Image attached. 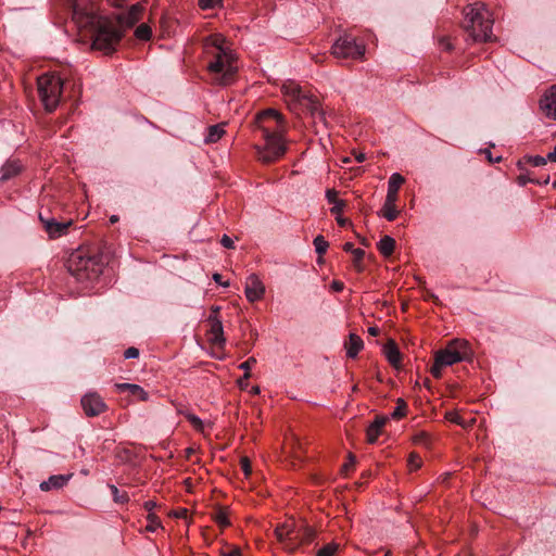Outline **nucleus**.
Returning a JSON list of instances; mask_svg holds the SVG:
<instances>
[{
    "instance_id": "1",
    "label": "nucleus",
    "mask_w": 556,
    "mask_h": 556,
    "mask_svg": "<svg viewBox=\"0 0 556 556\" xmlns=\"http://www.w3.org/2000/svg\"><path fill=\"white\" fill-rule=\"evenodd\" d=\"M283 116L274 109L263 111L257 115V125L265 140V146H257L256 153L260 161L269 164L281 157L287 147L282 136Z\"/></svg>"
},
{
    "instance_id": "2",
    "label": "nucleus",
    "mask_w": 556,
    "mask_h": 556,
    "mask_svg": "<svg viewBox=\"0 0 556 556\" xmlns=\"http://www.w3.org/2000/svg\"><path fill=\"white\" fill-rule=\"evenodd\" d=\"M86 24L90 26L92 49L104 54L116 51L123 38V31L111 21L93 13L86 14Z\"/></svg>"
},
{
    "instance_id": "3",
    "label": "nucleus",
    "mask_w": 556,
    "mask_h": 556,
    "mask_svg": "<svg viewBox=\"0 0 556 556\" xmlns=\"http://www.w3.org/2000/svg\"><path fill=\"white\" fill-rule=\"evenodd\" d=\"M105 260L96 251L79 248L71 253L66 261L67 270L78 281H92L97 279L104 267Z\"/></svg>"
},
{
    "instance_id": "4",
    "label": "nucleus",
    "mask_w": 556,
    "mask_h": 556,
    "mask_svg": "<svg viewBox=\"0 0 556 556\" xmlns=\"http://www.w3.org/2000/svg\"><path fill=\"white\" fill-rule=\"evenodd\" d=\"M225 38L219 35H212L206 39V47H214L217 50L215 60L207 65L211 73L217 75L219 85H228L237 72L235 55L224 47Z\"/></svg>"
},
{
    "instance_id": "5",
    "label": "nucleus",
    "mask_w": 556,
    "mask_h": 556,
    "mask_svg": "<svg viewBox=\"0 0 556 556\" xmlns=\"http://www.w3.org/2000/svg\"><path fill=\"white\" fill-rule=\"evenodd\" d=\"M493 20L484 3L477 2L466 9L464 27L473 41H488L492 37Z\"/></svg>"
},
{
    "instance_id": "6",
    "label": "nucleus",
    "mask_w": 556,
    "mask_h": 556,
    "mask_svg": "<svg viewBox=\"0 0 556 556\" xmlns=\"http://www.w3.org/2000/svg\"><path fill=\"white\" fill-rule=\"evenodd\" d=\"M470 357L471 350L468 343L465 341L453 340L445 349L435 353L434 363L430 371L433 377L440 378L443 367L468 361Z\"/></svg>"
},
{
    "instance_id": "7",
    "label": "nucleus",
    "mask_w": 556,
    "mask_h": 556,
    "mask_svg": "<svg viewBox=\"0 0 556 556\" xmlns=\"http://www.w3.org/2000/svg\"><path fill=\"white\" fill-rule=\"evenodd\" d=\"M40 100L48 112H53L60 103L63 80L54 74H43L37 79Z\"/></svg>"
},
{
    "instance_id": "8",
    "label": "nucleus",
    "mask_w": 556,
    "mask_h": 556,
    "mask_svg": "<svg viewBox=\"0 0 556 556\" xmlns=\"http://www.w3.org/2000/svg\"><path fill=\"white\" fill-rule=\"evenodd\" d=\"M365 50V45L349 34L340 36L331 47L333 56L338 59H362Z\"/></svg>"
},
{
    "instance_id": "9",
    "label": "nucleus",
    "mask_w": 556,
    "mask_h": 556,
    "mask_svg": "<svg viewBox=\"0 0 556 556\" xmlns=\"http://www.w3.org/2000/svg\"><path fill=\"white\" fill-rule=\"evenodd\" d=\"M404 181V177L399 173L392 174L389 178L388 192L382 207V216L389 222L394 220L399 215V211L395 207V202L397 200L399 189Z\"/></svg>"
},
{
    "instance_id": "10",
    "label": "nucleus",
    "mask_w": 556,
    "mask_h": 556,
    "mask_svg": "<svg viewBox=\"0 0 556 556\" xmlns=\"http://www.w3.org/2000/svg\"><path fill=\"white\" fill-rule=\"evenodd\" d=\"M287 93L291 94L293 99L314 117L320 121L325 119V113L319 106V102L316 98L305 94L299 86H290L286 90Z\"/></svg>"
},
{
    "instance_id": "11",
    "label": "nucleus",
    "mask_w": 556,
    "mask_h": 556,
    "mask_svg": "<svg viewBox=\"0 0 556 556\" xmlns=\"http://www.w3.org/2000/svg\"><path fill=\"white\" fill-rule=\"evenodd\" d=\"M80 402L85 414L89 417L98 416L106 409L105 403L96 392L85 394Z\"/></svg>"
},
{
    "instance_id": "12",
    "label": "nucleus",
    "mask_w": 556,
    "mask_h": 556,
    "mask_svg": "<svg viewBox=\"0 0 556 556\" xmlns=\"http://www.w3.org/2000/svg\"><path fill=\"white\" fill-rule=\"evenodd\" d=\"M244 293L249 302L253 303L261 300L265 294V286L256 274L248 276L244 287Z\"/></svg>"
},
{
    "instance_id": "13",
    "label": "nucleus",
    "mask_w": 556,
    "mask_h": 556,
    "mask_svg": "<svg viewBox=\"0 0 556 556\" xmlns=\"http://www.w3.org/2000/svg\"><path fill=\"white\" fill-rule=\"evenodd\" d=\"M39 219L49 237L52 239L60 238L65 235L67 228L72 225V220L58 222L54 217H45L41 213L39 214Z\"/></svg>"
},
{
    "instance_id": "14",
    "label": "nucleus",
    "mask_w": 556,
    "mask_h": 556,
    "mask_svg": "<svg viewBox=\"0 0 556 556\" xmlns=\"http://www.w3.org/2000/svg\"><path fill=\"white\" fill-rule=\"evenodd\" d=\"M540 108L546 116L556 119V85H553L540 100Z\"/></svg>"
},
{
    "instance_id": "15",
    "label": "nucleus",
    "mask_w": 556,
    "mask_h": 556,
    "mask_svg": "<svg viewBox=\"0 0 556 556\" xmlns=\"http://www.w3.org/2000/svg\"><path fill=\"white\" fill-rule=\"evenodd\" d=\"M208 321L211 323V342L220 348L224 346L226 343V338L224 337V327L222 321L213 314L210 315Z\"/></svg>"
},
{
    "instance_id": "16",
    "label": "nucleus",
    "mask_w": 556,
    "mask_h": 556,
    "mask_svg": "<svg viewBox=\"0 0 556 556\" xmlns=\"http://www.w3.org/2000/svg\"><path fill=\"white\" fill-rule=\"evenodd\" d=\"M73 473L68 475H53L50 476L48 480L42 481L39 485L40 490L43 492H48L51 490L62 489L67 482L72 479Z\"/></svg>"
},
{
    "instance_id": "17",
    "label": "nucleus",
    "mask_w": 556,
    "mask_h": 556,
    "mask_svg": "<svg viewBox=\"0 0 556 556\" xmlns=\"http://www.w3.org/2000/svg\"><path fill=\"white\" fill-rule=\"evenodd\" d=\"M388 419L389 418L387 416H377L375 418V420L368 426V428H367V441H368V443H370V444L376 443L378 437L381 433V429L386 425Z\"/></svg>"
},
{
    "instance_id": "18",
    "label": "nucleus",
    "mask_w": 556,
    "mask_h": 556,
    "mask_svg": "<svg viewBox=\"0 0 556 556\" xmlns=\"http://www.w3.org/2000/svg\"><path fill=\"white\" fill-rule=\"evenodd\" d=\"M384 355L388 362L395 368L400 366L401 363V352L393 340H389L384 346Z\"/></svg>"
},
{
    "instance_id": "19",
    "label": "nucleus",
    "mask_w": 556,
    "mask_h": 556,
    "mask_svg": "<svg viewBox=\"0 0 556 556\" xmlns=\"http://www.w3.org/2000/svg\"><path fill=\"white\" fill-rule=\"evenodd\" d=\"M115 388L119 392L128 391L130 394L138 396L141 401H147L149 399V394L144 391L139 384L135 383H116Z\"/></svg>"
},
{
    "instance_id": "20",
    "label": "nucleus",
    "mask_w": 556,
    "mask_h": 556,
    "mask_svg": "<svg viewBox=\"0 0 556 556\" xmlns=\"http://www.w3.org/2000/svg\"><path fill=\"white\" fill-rule=\"evenodd\" d=\"M22 169L21 164L17 161L7 162L0 169V180L8 181L16 176Z\"/></svg>"
},
{
    "instance_id": "21",
    "label": "nucleus",
    "mask_w": 556,
    "mask_h": 556,
    "mask_svg": "<svg viewBox=\"0 0 556 556\" xmlns=\"http://www.w3.org/2000/svg\"><path fill=\"white\" fill-rule=\"evenodd\" d=\"M364 342L355 333H350L349 343L346 344V355L348 357L354 358L358 354V352L363 349Z\"/></svg>"
},
{
    "instance_id": "22",
    "label": "nucleus",
    "mask_w": 556,
    "mask_h": 556,
    "mask_svg": "<svg viewBox=\"0 0 556 556\" xmlns=\"http://www.w3.org/2000/svg\"><path fill=\"white\" fill-rule=\"evenodd\" d=\"M315 538V531L313 528L308 526H303L301 529L298 530L296 534L294 535V542L296 543V546L300 543H311Z\"/></svg>"
},
{
    "instance_id": "23",
    "label": "nucleus",
    "mask_w": 556,
    "mask_h": 556,
    "mask_svg": "<svg viewBox=\"0 0 556 556\" xmlns=\"http://www.w3.org/2000/svg\"><path fill=\"white\" fill-rule=\"evenodd\" d=\"M395 248V240L390 236H384L378 242V250L383 256H390Z\"/></svg>"
},
{
    "instance_id": "24",
    "label": "nucleus",
    "mask_w": 556,
    "mask_h": 556,
    "mask_svg": "<svg viewBox=\"0 0 556 556\" xmlns=\"http://www.w3.org/2000/svg\"><path fill=\"white\" fill-rule=\"evenodd\" d=\"M224 134L225 130L220 125H213L208 127V134L205 137V142H216Z\"/></svg>"
},
{
    "instance_id": "25",
    "label": "nucleus",
    "mask_w": 556,
    "mask_h": 556,
    "mask_svg": "<svg viewBox=\"0 0 556 556\" xmlns=\"http://www.w3.org/2000/svg\"><path fill=\"white\" fill-rule=\"evenodd\" d=\"M275 535H276L277 540L280 543L285 544V546L287 548H289L290 551H293L296 548V543L291 542L290 539L288 538V535L286 534V532H281V528L275 529Z\"/></svg>"
},
{
    "instance_id": "26",
    "label": "nucleus",
    "mask_w": 556,
    "mask_h": 556,
    "mask_svg": "<svg viewBox=\"0 0 556 556\" xmlns=\"http://www.w3.org/2000/svg\"><path fill=\"white\" fill-rule=\"evenodd\" d=\"M365 256V251L362 249H356L353 251V266L358 273L364 270L363 258Z\"/></svg>"
},
{
    "instance_id": "27",
    "label": "nucleus",
    "mask_w": 556,
    "mask_h": 556,
    "mask_svg": "<svg viewBox=\"0 0 556 556\" xmlns=\"http://www.w3.org/2000/svg\"><path fill=\"white\" fill-rule=\"evenodd\" d=\"M111 492H112V496H113V501L115 503H118V504H124V503H127L129 501V496L126 492H119V490L113 485V484H110L109 485Z\"/></svg>"
},
{
    "instance_id": "28",
    "label": "nucleus",
    "mask_w": 556,
    "mask_h": 556,
    "mask_svg": "<svg viewBox=\"0 0 556 556\" xmlns=\"http://www.w3.org/2000/svg\"><path fill=\"white\" fill-rule=\"evenodd\" d=\"M135 35L140 40H149L151 38L152 31L150 26L147 24H140L135 31Z\"/></svg>"
},
{
    "instance_id": "29",
    "label": "nucleus",
    "mask_w": 556,
    "mask_h": 556,
    "mask_svg": "<svg viewBox=\"0 0 556 556\" xmlns=\"http://www.w3.org/2000/svg\"><path fill=\"white\" fill-rule=\"evenodd\" d=\"M314 247H315V251L318 255H323L326 253L329 244L328 242L325 240V238L323 236H317L315 239H314Z\"/></svg>"
},
{
    "instance_id": "30",
    "label": "nucleus",
    "mask_w": 556,
    "mask_h": 556,
    "mask_svg": "<svg viewBox=\"0 0 556 556\" xmlns=\"http://www.w3.org/2000/svg\"><path fill=\"white\" fill-rule=\"evenodd\" d=\"M406 407H407L406 402L403 399H397L396 407L393 410V413L391 414V417L393 419H400V418L404 417Z\"/></svg>"
},
{
    "instance_id": "31",
    "label": "nucleus",
    "mask_w": 556,
    "mask_h": 556,
    "mask_svg": "<svg viewBox=\"0 0 556 556\" xmlns=\"http://www.w3.org/2000/svg\"><path fill=\"white\" fill-rule=\"evenodd\" d=\"M525 161L535 167L544 166L548 162L546 156L541 155H526Z\"/></svg>"
},
{
    "instance_id": "32",
    "label": "nucleus",
    "mask_w": 556,
    "mask_h": 556,
    "mask_svg": "<svg viewBox=\"0 0 556 556\" xmlns=\"http://www.w3.org/2000/svg\"><path fill=\"white\" fill-rule=\"evenodd\" d=\"M149 525L147 526V530L150 532H154L156 528L161 527V520L154 513H150L147 516Z\"/></svg>"
},
{
    "instance_id": "33",
    "label": "nucleus",
    "mask_w": 556,
    "mask_h": 556,
    "mask_svg": "<svg viewBox=\"0 0 556 556\" xmlns=\"http://www.w3.org/2000/svg\"><path fill=\"white\" fill-rule=\"evenodd\" d=\"M517 182H518V185H519V186H521V187L526 186L528 182H531V184H534V185H540V184H541L540 179L531 178V177L529 176L528 170H527V172L521 173V174L517 177Z\"/></svg>"
},
{
    "instance_id": "34",
    "label": "nucleus",
    "mask_w": 556,
    "mask_h": 556,
    "mask_svg": "<svg viewBox=\"0 0 556 556\" xmlns=\"http://www.w3.org/2000/svg\"><path fill=\"white\" fill-rule=\"evenodd\" d=\"M338 545L334 543H329L317 551L316 556H333Z\"/></svg>"
},
{
    "instance_id": "35",
    "label": "nucleus",
    "mask_w": 556,
    "mask_h": 556,
    "mask_svg": "<svg viewBox=\"0 0 556 556\" xmlns=\"http://www.w3.org/2000/svg\"><path fill=\"white\" fill-rule=\"evenodd\" d=\"M445 418L447 420H450L451 422H454L462 427H466L465 420L457 414V412H454V410L446 412Z\"/></svg>"
},
{
    "instance_id": "36",
    "label": "nucleus",
    "mask_w": 556,
    "mask_h": 556,
    "mask_svg": "<svg viewBox=\"0 0 556 556\" xmlns=\"http://www.w3.org/2000/svg\"><path fill=\"white\" fill-rule=\"evenodd\" d=\"M215 521L222 526L227 527L230 522L227 516V513L223 509H219L215 515Z\"/></svg>"
},
{
    "instance_id": "37",
    "label": "nucleus",
    "mask_w": 556,
    "mask_h": 556,
    "mask_svg": "<svg viewBox=\"0 0 556 556\" xmlns=\"http://www.w3.org/2000/svg\"><path fill=\"white\" fill-rule=\"evenodd\" d=\"M408 464L412 469H418L421 466V459L416 453L409 455Z\"/></svg>"
},
{
    "instance_id": "38",
    "label": "nucleus",
    "mask_w": 556,
    "mask_h": 556,
    "mask_svg": "<svg viewBox=\"0 0 556 556\" xmlns=\"http://www.w3.org/2000/svg\"><path fill=\"white\" fill-rule=\"evenodd\" d=\"M222 0H199V5L203 10L215 8Z\"/></svg>"
},
{
    "instance_id": "39",
    "label": "nucleus",
    "mask_w": 556,
    "mask_h": 556,
    "mask_svg": "<svg viewBox=\"0 0 556 556\" xmlns=\"http://www.w3.org/2000/svg\"><path fill=\"white\" fill-rule=\"evenodd\" d=\"M188 420L197 430L203 429V421L198 416L190 414L188 415Z\"/></svg>"
},
{
    "instance_id": "40",
    "label": "nucleus",
    "mask_w": 556,
    "mask_h": 556,
    "mask_svg": "<svg viewBox=\"0 0 556 556\" xmlns=\"http://www.w3.org/2000/svg\"><path fill=\"white\" fill-rule=\"evenodd\" d=\"M332 204L333 206L330 208V212L336 215H339L345 206V202L343 200H337Z\"/></svg>"
},
{
    "instance_id": "41",
    "label": "nucleus",
    "mask_w": 556,
    "mask_h": 556,
    "mask_svg": "<svg viewBox=\"0 0 556 556\" xmlns=\"http://www.w3.org/2000/svg\"><path fill=\"white\" fill-rule=\"evenodd\" d=\"M285 526H287L285 529H286V534L288 535V538L290 539L291 542H294V535L296 534V530H295V527L293 523H283Z\"/></svg>"
},
{
    "instance_id": "42",
    "label": "nucleus",
    "mask_w": 556,
    "mask_h": 556,
    "mask_svg": "<svg viewBox=\"0 0 556 556\" xmlns=\"http://www.w3.org/2000/svg\"><path fill=\"white\" fill-rule=\"evenodd\" d=\"M138 356H139V350L135 346H130L124 352V357L126 359L137 358Z\"/></svg>"
},
{
    "instance_id": "43",
    "label": "nucleus",
    "mask_w": 556,
    "mask_h": 556,
    "mask_svg": "<svg viewBox=\"0 0 556 556\" xmlns=\"http://www.w3.org/2000/svg\"><path fill=\"white\" fill-rule=\"evenodd\" d=\"M256 363V359L254 357L248 358L245 362L241 363L239 365V368L244 370V372H249L251 367Z\"/></svg>"
},
{
    "instance_id": "44",
    "label": "nucleus",
    "mask_w": 556,
    "mask_h": 556,
    "mask_svg": "<svg viewBox=\"0 0 556 556\" xmlns=\"http://www.w3.org/2000/svg\"><path fill=\"white\" fill-rule=\"evenodd\" d=\"M220 244L226 248V249H233L235 248V244H233V240L228 237L227 235H224L220 239Z\"/></svg>"
},
{
    "instance_id": "45",
    "label": "nucleus",
    "mask_w": 556,
    "mask_h": 556,
    "mask_svg": "<svg viewBox=\"0 0 556 556\" xmlns=\"http://www.w3.org/2000/svg\"><path fill=\"white\" fill-rule=\"evenodd\" d=\"M349 460L342 466V471L348 472L352 466L356 463V458L353 454H349Z\"/></svg>"
},
{
    "instance_id": "46",
    "label": "nucleus",
    "mask_w": 556,
    "mask_h": 556,
    "mask_svg": "<svg viewBox=\"0 0 556 556\" xmlns=\"http://www.w3.org/2000/svg\"><path fill=\"white\" fill-rule=\"evenodd\" d=\"M241 468L244 471L245 476L251 473V463L247 457L241 458Z\"/></svg>"
},
{
    "instance_id": "47",
    "label": "nucleus",
    "mask_w": 556,
    "mask_h": 556,
    "mask_svg": "<svg viewBox=\"0 0 556 556\" xmlns=\"http://www.w3.org/2000/svg\"><path fill=\"white\" fill-rule=\"evenodd\" d=\"M338 192L334 189H328L326 191V198L329 203H334L337 199Z\"/></svg>"
},
{
    "instance_id": "48",
    "label": "nucleus",
    "mask_w": 556,
    "mask_h": 556,
    "mask_svg": "<svg viewBox=\"0 0 556 556\" xmlns=\"http://www.w3.org/2000/svg\"><path fill=\"white\" fill-rule=\"evenodd\" d=\"M250 378V372H244L243 377L238 380V384L240 389H247L248 388V379Z\"/></svg>"
},
{
    "instance_id": "49",
    "label": "nucleus",
    "mask_w": 556,
    "mask_h": 556,
    "mask_svg": "<svg viewBox=\"0 0 556 556\" xmlns=\"http://www.w3.org/2000/svg\"><path fill=\"white\" fill-rule=\"evenodd\" d=\"M343 288H344L343 282H341V281H339V280H333V281L331 282V289H332L333 291H336V292H340V291H342V290H343Z\"/></svg>"
},
{
    "instance_id": "50",
    "label": "nucleus",
    "mask_w": 556,
    "mask_h": 556,
    "mask_svg": "<svg viewBox=\"0 0 556 556\" xmlns=\"http://www.w3.org/2000/svg\"><path fill=\"white\" fill-rule=\"evenodd\" d=\"M156 507V503L154 501H147L143 504V508L150 514Z\"/></svg>"
},
{
    "instance_id": "51",
    "label": "nucleus",
    "mask_w": 556,
    "mask_h": 556,
    "mask_svg": "<svg viewBox=\"0 0 556 556\" xmlns=\"http://www.w3.org/2000/svg\"><path fill=\"white\" fill-rule=\"evenodd\" d=\"M241 551L239 547H232L230 552H223V556H240Z\"/></svg>"
},
{
    "instance_id": "52",
    "label": "nucleus",
    "mask_w": 556,
    "mask_h": 556,
    "mask_svg": "<svg viewBox=\"0 0 556 556\" xmlns=\"http://www.w3.org/2000/svg\"><path fill=\"white\" fill-rule=\"evenodd\" d=\"M213 279H214L215 282L219 283L223 287H228L229 286L228 281H225V282L222 281V275L218 274V273H215L213 275Z\"/></svg>"
},
{
    "instance_id": "53",
    "label": "nucleus",
    "mask_w": 556,
    "mask_h": 556,
    "mask_svg": "<svg viewBox=\"0 0 556 556\" xmlns=\"http://www.w3.org/2000/svg\"><path fill=\"white\" fill-rule=\"evenodd\" d=\"M440 46L447 51L452 50L453 48L452 43L446 38H442L440 40Z\"/></svg>"
},
{
    "instance_id": "54",
    "label": "nucleus",
    "mask_w": 556,
    "mask_h": 556,
    "mask_svg": "<svg viewBox=\"0 0 556 556\" xmlns=\"http://www.w3.org/2000/svg\"><path fill=\"white\" fill-rule=\"evenodd\" d=\"M343 250L345 252H349V253H352L353 254V251H355L356 249L354 248L353 243L352 242H345L343 244Z\"/></svg>"
},
{
    "instance_id": "55",
    "label": "nucleus",
    "mask_w": 556,
    "mask_h": 556,
    "mask_svg": "<svg viewBox=\"0 0 556 556\" xmlns=\"http://www.w3.org/2000/svg\"><path fill=\"white\" fill-rule=\"evenodd\" d=\"M526 163H527V162L525 161V157H523L522 160H519V161L517 162V167H518V169H519L521 173L527 172Z\"/></svg>"
},
{
    "instance_id": "56",
    "label": "nucleus",
    "mask_w": 556,
    "mask_h": 556,
    "mask_svg": "<svg viewBox=\"0 0 556 556\" xmlns=\"http://www.w3.org/2000/svg\"><path fill=\"white\" fill-rule=\"evenodd\" d=\"M546 157L549 162H556V146L554 147V150L546 155Z\"/></svg>"
},
{
    "instance_id": "57",
    "label": "nucleus",
    "mask_w": 556,
    "mask_h": 556,
    "mask_svg": "<svg viewBox=\"0 0 556 556\" xmlns=\"http://www.w3.org/2000/svg\"><path fill=\"white\" fill-rule=\"evenodd\" d=\"M174 516H175L176 518H185V517L187 516V509H186V508H182V509H180V510H178V511H175V513H174Z\"/></svg>"
},
{
    "instance_id": "58",
    "label": "nucleus",
    "mask_w": 556,
    "mask_h": 556,
    "mask_svg": "<svg viewBox=\"0 0 556 556\" xmlns=\"http://www.w3.org/2000/svg\"><path fill=\"white\" fill-rule=\"evenodd\" d=\"M368 333L372 337H376L380 333V330L378 327H369L368 328Z\"/></svg>"
},
{
    "instance_id": "59",
    "label": "nucleus",
    "mask_w": 556,
    "mask_h": 556,
    "mask_svg": "<svg viewBox=\"0 0 556 556\" xmlns=\"http://www.w3.org/2000/svg\"><path fill=\"white\" fill-rule=\"evenodd\" d=\"M137 14H138V9L136 7H134L130 11L131 22H136L138 20Z\"/></svg>"
},
{
    "instance_id": "60",
    "label": "nucleus",
    "mask_w": 556,
    "mask_h": 556,
    "mask_svg": "<svg viewBox=\"0 0 556 556\" xmlns=\"http://www.w3.org/2000/svg\"><path fill=\"white\" fill-rule=\"evenodd\" d=\"M337 223L340 225V226H345L348 225L349 220L342 216H337Z\"/></svg>"
},
{
    "instance_id": "61",
    "label": "nucleus",
    "mask_w": 556,
    "mask_h": 556,
    "mask_svg": "<svg viewBox=\"0 0 556 556\" xmlns=\"http://www.w3.org/2000/svg\"><path fill=\"white\" fill-rule=\"evenodd\" d=\"M355 159L358 163H362L366 160V155L364 153H356Z\"/></svg>"
},
{
    "instance_id": "62",
    "label": "nucleus",
    "mask_w": 556,
    "mask_h": 556,
    "mask_svg": "<svg viewBox=\"0 0 556 556\" xmlns=\"http://www.w3.org/2000/svg\"><path fill=\"white\" fill-rule=\"evenodd\" d=\"M427 441V435L425 433H421L420 435L416 437L417 443H425Z\"/></svg>"
},
{
    "instance_id": "63",
    "label": "nucleus",
    "mask_w": 556,
    "mask_h": 556,
    "mask_svg": "<svg viewBox=\"0 0 556 556\" xmlns=\"http://www.w3.org/2000/svg\"><path fill=\"white\" fill-rule=\"evenodd\" d=\"M427 298L433 300L435 303L439 301V298L434 293L429 291L427 293Z\"/></svg>"
},
{
    "instance_id": "64",
    "label": "nucleus",
    "mask_w": 556,
    "mask_h": 556,
    "mask_svg": "<svg viewBox=\"0 0 556 556\" xmlns=\"http://www.w3.org/2000/svg\"><path fill=\"white\" fill-rule=\"evenodd\" d=\"M251 391H252L253 394H258L261 392V389H260L258 386H255V387L252 388Z\"/></svg>"
}]
</instances>
